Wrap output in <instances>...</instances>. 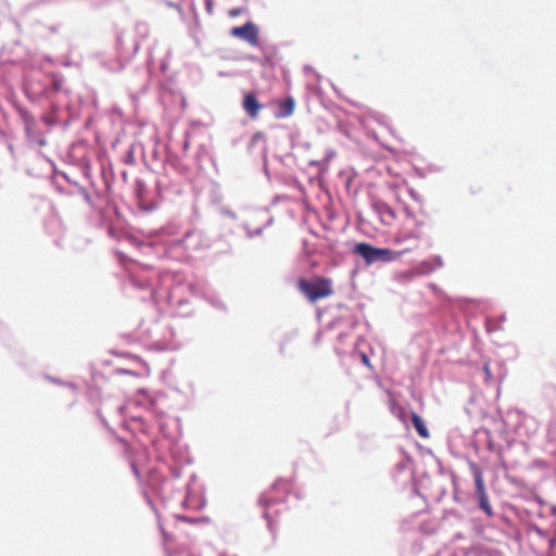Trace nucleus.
I'll return each mask as SVG.
<instances>
[{
    "label": "nucleus",
    "mask_w": 556,
    "mask_h": 556,
    "mask_svg": "<svg viewBox=\"0 0 556 556\" xmlns=\"http://www.w3.org/2000/svg\"><path fill=\"white\" fill-rule=\"evenodd\" d=\"M298 289L311 303L333 294L331 279L323 276H316L313 280L300 279L298 281Z\"/></svg>",
    "instance_id": "2"
},
{
    "label": "nucleus",
    "mask_w": 556,
    "mask_h": 556,
    "mask_svg": "<svg viewBox=\"0 0 556 556\" xmlns=\"http://www.w3.org/2000/svg\"><path fill=\"white\" fill-rule=\"evenodd\" d=\"M471 471L475 480L476 496L479 502V507L489 516H493V509L489 503L486 488L483 479V471L476 464H471Z\"/></svg>",
    "instance_id": "4"
},
{
    "label": "nucleus",
    "mask_w": 556,
    "mask_h": 556,
    "mask_svg": "<svg viewBox=\"0 0 556 556\" xmlns=\"http://www.w3.org/2000/svg\"><path fill=\"white\" fill-rule=\"evenodd\" d=\"M295 109V101L293 98L289 97L280 102H278V112L276 113L277 118H286L293 114Z\"/></svg>",
    "instance_id": "9"
},
{
    "label": "nucleus",
    "mask_w": 556,
    "mask_h": 556,
    "mask_svg": "<svg viewBox=\"0 0 556 556\" xmlns=\"http://www.w3.org/2000/svg\"><path fill=\"white\" fill-rule=\"evenodd\" d=\"M361 361H362V363H363L366 367H368V368H370V367H371V364H370L369 357L367 356V354H366V353H361Z\"/></svg>",
    "instance_id": "11"
},
{
    "label": "nucleus",
    "mask_w": 556,
    "mask_h": 556,
    "mask_svg": "<svg viewBox=\"0 0 556 556\" xmlns=\"http://www.w3.org/2000/svg\"><path fill=\"white\" fill-rule=\"evenodd\" d=\"M242 108L251 118H255L263 105L258 102L256 96L250 92L244 96Z\"/></svg>",
    "instance_id": "6"
},
{
    "label": "nucleus",
    "mask_w": 556,
    "mask_h": 556,
    "mask_svg": "<svg viewBox=\"0 0 556 556\" xmlns=\"http://www.w3.org/2000/svg\"><path fill=\"white\" fill-rule=\"evenodd\" d=\"M230 34L233 37L248 41L251 46L255 47L258 45V29L252 22H248L242 26L233 27Z\"/></svg>",
    "instance_id": "5"
},
{
    "label": "nucleus",
    "mask_w": 556,
    "mask_h": 556,
    "mask_svg": "<svg viewBox=\"0 0 556 556\" xmlns=\"http://www.w3.org/2000/svg\"><path fill=\"white\" fill-rule=\"evenodd\" d=\"M419 239H420V233L416 229H409L407 227H403L397 231V233L394 238V241L397 244L404 243L406 241H413L416 243V242H418Z\"/></svg>",
    "instance_id": "8"
},
{
    "label": "nucleus",
    "mask_w": 556,
    "mask_h": 556,
    "mask_svg": "<svg viewBox=\"0 0 556 556\" xmlns=\"http://www.w3.org/2000/svg\"><path fill=\"white\" fill-rule=\"evenodd\" d=\"M375 210L384 225H392L396 218L395 212L386 203L375 204Z\"/></svg>",
    "instance_id": "7"
},
{
    "label": "nucleus",
    "mask_w": 556,
    "mask_h": 556,
    "mask_svg": "<svg viewBox=\"0 0 556 556\" xmlns=\"http://www.w3.org/2000/svg\"><path fill=\"white\" fill-rule=\"evenodd\" d=\"M53 86H54L55 90H60V88H61L60 81H54Z\"/></svg>",
    "instance_id": "14"
},
{
    "label": "nucleus",
    "mask_w": 556,
    "mask_h": 556,
    "mask_svg": "<svg viewBox=\"0 0 556 556\" xmlns=\"http://www.w3.org/2000/svg\"><path fill=\"white\" fill-rule=\"evenodd\" d=\"M291 482L289 480H277L269 490L264 492L258 502L264 508V518L267 519L270 531L275 530V516L270 514L271 507L285 502L287 495L291 491Z\"/></svg>",
    "instance_id": "1"
},
{
    "label": "nucleus",
    "mask_w": 556,
    "mask_h": 556,
    "mask_svg": "<svg viewBox=\"0 0 556 556\" xmlns=\"http://www.w3.org/2000/svg\"><path fill=\"white\" fill-rule=\"evenodd\" d=\"M483 371L485 374L486 379L490 380L492 378V374H491L489 365L483 366Z\"/></svg>",
    "instance_id": "12"
},
{
    "label": "nucleus",
    "mask_w": 556,
    "mask_h": 556,
    "mask_svg": "<svg viewBox=\"0 0 556 556\" xmlns=\"http://www.w3.org/2000/svg\"><path fill=\"white\" fill-rule=\"evenodd\" d=\"M413 248L403 251H393L390 249L375 248L369 243H358L355 247V253L361 255L368 264L376 262H392L397 260L402 254L412 251Z\"/></svg>",
    "instance_id": "3"
},
{
    "label": "nucleus",
    "mask_w": 556,
    "mask_h": 556,
    "mask_svg": "<svg viewBox=\"0 0 556 556\" xmlns=\"http://www.w3.org/2000/svg\"><path fill=\"white\" fill-rule=\"evenodd\" d=\"M412 422H413V426L416 429L417 433L421 438L428 439L430 437V433L428 431V428H427L425 421L417 413L412 414Z\"/></svg>",
    "instance_id": "10"
},
{
    "label": "nucleus",
    "mask_w": 556,
    "mask_h": 556,
    "mask_svg": "<svg viewBox=\"0 0 556 556\" xmlns=\"http://www.w3.org/2000/svg\"><path fill=\"white\" fill-rule=\"evenodd\" d=\"M239 14H240V9H232V10L230 11V16H237V15H239Z\"/></svg>",
    "instance_id": "13"
}]
</instances>
